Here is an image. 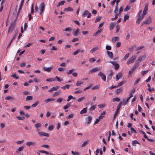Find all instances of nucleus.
<instances>
[{"label": "nucleus", "instance_id": "1", "mask_svg": "<svg viewBox=\"0 0 155 155\" xmlns=\"http://www.w3.org/2000/svg\"><path fill=\"white\" fill-rule=\"evenodd\" d=\"M136 58L137 57L136 55H134L130 57L127 62V64L129 65L130 64L134 63L135 61Z\"/></svg>", "mask_w": 155, "mask_h": 155}, {"label": "nucleus", "instance_id": "2", "mask_svg": "<svg viewBox=\"0 0 155 155\" xmlns=\"http://www.w3.org/2000/svg\"><path fill=\"white\" fill-rule=\"evenodd\" d=\"M37 131L38 132V134L40 137H48L49 136V134L48 133L43 131H39L38 130H37Z\"/></svg>", "mask_w": 155, "mask_h": 155}, {"label": "nucleus", "instance_id": "3", "mask_svg": "<svg viewBox=\"0 0 155 155\" xmlns=\"http://www.w3.org/2000/svg\"><path fill=\"white\" fill-rule=\"evenodd\" d=\"M152 23V19L150 17H149L148 18L144 21L142 23V24L143 25H148Z\"/></svg>", "mask_w": 155, "mask_h": 155}, {"label": "nucleus", "instance_id": "4", "mask_svg": "<svg viewBox=\"0 0 155 155\" xmlns=\"http://www.w3.org/2000/svg\"><path fill=\"white\" fill-rule=\"evenodd\" d=\"M146 58V56L145 55L140 56L138 58L136 61V62L139 64V63L140 62L144 60Z\"/></svg>", "mask_w": 155, "mask_h": 155}, {"label": "nucleus", "instance_id": "5", "mask_svg": "<svg viewBox=\"0 0 155 155\" xmlns=\"http://www.w3.org/2000/svg\"><path fill=\"white\" fill-rule=\"evenodd\" d=\"M87 15V17L88 18H90L91 16V13H89L87 10H85L84 11L83 13L82 14V16L83 17H84Z\"/></svg>", "mask_w": 155, "mask_h": 155}, {"label": "nucleus", "instance_id": "6", "mask_svg": "<svg viewBox=\"0 0 155 155\" xmlns=\"http://www.w3.org/2000/svg\"><path fill=\"white\" fill-rule=\"evenodd\" d=\"M109 62L112 64L114 66V69L115 70H117L118 69L119 66V64L117 63V62L116 61H111Z\"/></svg>", "mask_w": 155, "mask_h": 155}, {"label": "nucleus", "instance_id": "7", "mask_svg": "<svg viewBox=\"0 0 155 155\" xmlns=\"http://www.w3.org/2000/svg\"><path fill=\"white\" fill-rule=\"evenodd\" d=\"M39 8L40 11V14L41 15L45 9V5L43 2L41 3L40 4Z\"/></svg>", "mask_w": 155, "mask_h": 155}, {"label": "nucleus", "instance_id": "8", "mask_svg": "<svg viewBox=\"0 0 155 155\" xmlns=\"http://www.w3.org/2000/svg\"><path fill=\"white\" fill-rule=\"evenodd\" d=\"M43 70L45 71L48 72H50L53 69V67L51 66L49 67H44L43 68Z\"/></svg>", "mask_w": 155, "mask_h": 155}, {"label": "nucleus", "instance_id": "9", "mask_svg": "<svg viewBox=\"0 0 155 155\" xmlns=\"http://www.w3.org/2000/svg\"><path fill=\"white\" fill-rule=\"evenodd\" d=\"M98 75L101 77V79L104 81H106V77L102 72H100L98 74Z\"/></svg>", "mask_w": 155, "mask_h": 155}, {"label": "nucleus", "instance_id": "10", "mask_svg": "<svg viewBox=\"0 0 155 155\" xmlns=\"http://www.w3.org/2000/svg\"><path fill=\"white\" fill-rule=\"evenodd\" d=\"M121 103L120 102L117 105V109L116 110V111L114 115V118L115 117L116 115L118 113V111L120 109L121 106Z\"/></svg>", "mask_w": 155, "mask_h": 155}, {"label": "nucleus", "instance_id": "11", "mask_svg": "<svg viewBox=\"0 0 155 155\" xmlns=\"http://www.w3.org/2000/svg\"><path fill=\"white\" fill-rule=\"evenodd\" d=\"M148 4L147 3L145 5L144 10L143 11V14L144 15H146L147 13V12L148 9Z\"/></svg>", "mask_w": 155, "mask_h": 155}, {"label": "nucleus", "instance_id": "12", "mask_svg": "<svg viewBox=\"0 0 155 155\" xmlns=\"http://www.w3.org/2000/svg\"><path fill=\"white\" fill-rule=\"evenodd\" d=\"M92 119V117L90 116H89L87 118H85V120L86 121V123L87 124H90L91 122Z\"/></svg>", "mask_w": 155, "mask_h": 155}, {"label": "nucleus", "instance_id": "13", "mask_svg": "<svg viewBox=\"0 0 155 155\" xmlns=\"http://www.w3.org/2000/svg\"><path fill=\"white\" fill-rule=\"evenodd\" d=\"M35 144V143L33 141H28L26 143V145L27 146L29 147L31 146H34Z\"/></svg>", "mask_w": 155, "mask_h": 155}, {"label": "nucleus", "instance_id": "14", "mask_svg": "<svg viewBox=\"0 0 155 155\" xmlns=\"http://www.w3.org/2000/svg\"><path fill=\"white\" fill-rule=\"evenodd\" d=\"M122 76V74L121 72H119L116 75V81H117L120 79Z\"/></svg>", "mask_w": 155, "mask_h": 155}, {"label": "nucleus", "instance_id": "15", "mask_svg": "<svg viewBox=\"0 0 155 155\" xmlns=\"http://www.w3.org/2000/svg\"><path fill=\"white\" fill-rule=\"evenodd\" d=\"M99 68H94L92 69L90 71L89 73H92L94 72H96L97 71H99Z\"/></svg>", "mask_w": 155, "mask_h": 155}, {"label": "nucleus", "instance_id": "16", "mask_svg": "<svg viewBox=\"0 0 155 155\" xmlns=\"http://www.w3.org/2000/svg\"><path fill=\"white\" fill-rule=\"evenodd\" d=\"M59 87L58 86H56V87H53L50 90L48 91L49 92H52L53 91H57L59 88Z\"/></svg>", "mask_w": 155, "mask_h": 155}, {"label": "nucleus", "instance_id": "17", "mask_svg": "<svg viewBox=\"0 0 155 155\" xmlns=\"http://www.w3.org/2000/svg\"><path fill=\"white\" fill-rule=\"evenodd\" d=\"M109 57L110 58H112L113 57V54L112 52L109 51H106Z\"/></svg>", "mask_w": 155, "mask_h": 155}, {"label": "nucleus", "instance_id": "18", "mask_svg": "<svg viewBox=\"0 0 155 155\" xmlns=\"http://www.w3.org/2000/svg\"><path fill=\"white\" fill-rule=\"evenodd\" d=\"M5 99L6 100H12V101L15 100L14 98L12 96H7Z\"/></svg>", "mask_w": 155, "mask_h": 155}, {"label": "nucleus", "instance_id": "19", "mask_svg": "<svg viewBox=\"0 0 155 155\" xmlns=\"http://www.w3.org/2000/svg\"><path fill=\"white\" fill-rule=\"evenodd\" d=\"M115 24L113 22H111L110 25L109 29L110 31L112 30L114 27Z\"/></svg>", "mask_w": 155, "mask_h": 155}, {"label": "nucleus", "instance_id": "20", "mask_svg": "<svg viewBox=\"0 0 155 155\" xmlns=\"http://www.w3.org/2000/svg\"><path fill=\"white\" fill-rule=\"evenodd\" d=\"M139 66V64L138 63H137L136 62L135 63V64L133 66V68L131 69L134 71L135 69L137 68Z\"/></svg>", "mask_w": 155, "mask_h": 155}, {"label": "nucleus", "instance_id": "21", "mask_svg": "<svg viewBox=\"0 0 155 155\" xmlns=\"http://www.w3.org/2000/svg\"><path fill=\"white\" fill-rule=\"evenodd\" d=\"M54 99L53 98H48L45 100V102L46 103H48L50 101H54Z\"/></svg>", "mask_w": 155, "mask_h": 155}, {"label": "nucleus", "instance_id": "22", "mask_svg": "<svg viewBox=\"0 0 155 155\" xmlns=\"http://www.w3.org/2000/svg\"><path fill=\"white\" fill-rule=\"evenodd\" d=\"M73 10V9L71 7H68V8H65L64 9V11L66 12L70 11L72 12Z\"/></svg>", "mask_w": 155, "mask_h": 155}, {"label": "nucleus", "instance_id": "23", "mask_svg": "<svg viewBox=\"0 0 155 155\" xmlns=\"http://www.w3.org/2000/svg\"><path fill=\"white\" fill-rule=\"evenodd\" d=\"M100 85H95L91 88V89L92 90H98L100 88Z\"/></svg>", "mask_w": 155, "mask_h": 155}, {"label": "nucleus", "instance_id": "24", "mask_svg": "<svg viewBox=\"0 0 155 155\" xmlns=\"http://www.w3.org/2000/svg\"><path fill=\"white\" fill-rule=\"evenodd\" d=\"M120 102L121 103V105H125L127 104L128 102L126 100L123 99L122 101H120Z\"/></svg>", "mask_w": 155, "mask_h": 155}, {"label": "nucleus", "instance_id": "25", "mask_svg": "<svg viewBox=\"0 0 155 155\" xmlns=\"http://www.w3.org/2000/svg\"><path fill=\"white\" fill-rule=\"evenodd\" d=\"M38 151L40 153H45V154H47V155H54V154L49 155V154H51V153H49V152H47V151H45L41 150H39Z\"/></svg>", "mask_w": 155, "mask_h": 155}, {"label": "nucleus", "instance_id": "26", "mask_svg": "<svg viewBox=\"0 0 155 155\" xmlns=\"http://www.w3.org/2000/svg\"><path fill=\"white\" fill-rule=\"evenodd\" d=\"M98 48V47H95L93 48L92 49H91L90 51V52L91 53H93L94 52L96 51Z\"/></svg>", "mask_w": 155, "mask_h": 155}, {"label": "nucleus", "instance_id": "27", "mask_svg": "<svg viewBox=\"0 0 155 155\" xmlns=\"http://www.w3.org/2000/svg\"><path fill=\"white\" fill-rule=\"evenodd\" d=\"M87 107L84 108L83 109V110H81V111L80 114H85V113H86L87 111Z\"/></svg>", "mask_w": 155, "mask_h": 155}, {"label": "nucleus", "instance_id": "28", "mask_svg": "<svg viewBox=\"0 0 155 155\" xmlns=\"http://www.w3.org/2000/svg\"><path fill=\"white\" fill-rule=\"evenodd\" d=\"M70 85L68 84H66L65 86L61 87V89L65 90L66 89H68L69 88Z\"/></svg>", "mask_w": 155, "mask_h": 155}, {"label": "nucleus", "instance_id": "29", "mask_svg": "<svg viewBox=\"0 0 155 155\" xmlns=\"http://www.w3.org/2000/svg\"><path fill=\"white\" fill-rule=\"evenodd\" d=\"M89 140H86L84 141L83 143L81 145V147H84L87 145L89 143Z\"/></svg>", "mask_w": 155, "mask_h": 155}, {"label": "nucleus", "instance_id": "30", "mask_svg": "<svg viewBox=\"0 0 155 155\" xmlns=\"http://www.w3.org/2000/svg\"><path fill=\"white\" fill-rule=\"evenodd\" d=\"M41 127V124L40 123H37L35 125V127L37 129H38Z\"/></svg>", "mask_w": 155, "mask_h": 155}, {"label": "nucleus", "instance_id": "31", "mask_svg": "<svg viewBox=\"0 0 155 155\" xmlns=\"http://www.w3.org/2000/svg\"><path fill=\"white\" fill-rule=\"evenodd\" d=\"M119 38L117 37H115L113 38L112 39V41L113 42L115 43L116 41H118Z\"/></svg>", "mask_w": 155, "mask_h": 155}, {"label": "nucleus", "instance_id": "32", "mask_svg": "<svg viewBox=\"0 0 155 155\" xmlns=\"http://www.w3.org/2000/svg\"><path fill=\"white\" fill-rule=\"evenodd\" d=\"M129 16L128 14H126L124 15V22H125L129 18Z\"/></svg>", "mask_w": 155, "mask_h": 155}, {"label": "nucleus", "instance_id": "33", "mask_svg": "<svg viewBox=\"0 0 155 155\" xmlns=\"http://www.w3.org/2000/svg\"><path fill=\"white\" fill-rule=\"evenodd\" d=\"M79 29L78 28L76 31H74L73 33V35L74 36H77L78 35L79 32Z\"/></svg>", "mask_w": 155, "mask_h": 155}, {"label": "nucleus", "instance_id": "34", "mask_svg": "<svg viewBox=\"0 0 155 155\" xmlns=\"http://www.w3.org/2000/svg\"><path fill=\"white\" fill-rule=\"evenodd\" d=\"M11 77L16 79H18L19 78V77L15 73H14V74L11 75Z\"/></svg>", "mask_w": 155, "mask_h": 155}, {"label": "nucleus", "instance_id": "35", "mask_svg": "<svg viewBox=\"0 0 155 155\" xmlns=\"http://www.w3.org/2000/svg\"><path fill=\"white\" fill-rule=\"evenodd\" d=\"M33 99V97L32 96H27L26 98V101H30L32 100Z\"/></svg>", "mask_w": 155, "mask_h": 155}, {"label": "nucleus", "instance_id": "36", "mask_svg": "<svg viewBox=\"0 0 155 155\" xmlns=\"http://www.w3.org/2000/svg\"><path fill=\"white\" fill-rule=\"evenodd\" d=\"M126 83V81H121L119 83L118 85L117 86V87L122 86L123 84Z\"/></svg>", "mask_w": 155, "mask_h": 155}, {"label": "nucleus", "instance_id": "37", "mask_svg": "<svg viewBox=\"0 0 155 155\" xmlns=\"http://www.w3.org/2000/svg\"><path fill=\"white\" fill-rule=\"evenodd\" d=\"M24 146H21V147H19L17 149V151H16V152L18 153V152L21 151L24 149Z\"/></svg>", "mask_w": 155, "mask_h": 155}, {"label": "nucleus", "instance_id": "38", "mask_svg": "<svg viewBox=\"0 0 155 155\" xmlns=\"http://www.w3.org/2000/svg\"><path fill=\"white\" fill-rule=\"evenodd\" d=\"M138 20H140L141 21L143 19L145 15H144L143 14V15L142 16H141L140 15H138Z\"/></svg>", "mask_w": 155, "mask_h": 155}, {"label": "nucleus", "instance_id": "39", "mask_svg": "<svg viewBox=\"0 0 155 155\" xmlns=\"http://www.w3.org/2000/svg\"><path fill=\"white\" fill-rule=\"evenodd\" d=\"M71 153L73 155H80L79 153L78 152L74 151H71Z\"/></svg>", "mask_w": 155, "mask_h": 155}, {"label": "nucleus", "instance_id": "40", "mask_svg": "<svg viewBox=\"0 0 155 155\" xmlns=\"http://www.w3.org/2000/svg\"><path fill=\"white\" fill-rule=\"evenodd\" d=\"M14 29V26H10L9 27L8 33H9L10 32H12Z\"/></svg>", "mask_w": 155, "mask_h": 155}, {"label": "nucleus", "instance_id": "41", "mask_svg": "<svg viewBox=\"0 0 155 155\" xmlns=\"http://www.w3.org/2000/svg\"><path fill=\"white\" fill-rule=\"evenodd\" d=\"M74 116V114H71L68 116L66 117L67 119H70L72 118H73Z\"/></svg>", "mask_w": 155, "mask_h": 155}, {"label": "nucleus", "instance_id": "42", "mask_svg": "<svg viewBox=\"0 0 155 155\" xmlns=\"http://www.w3.org/2000/svg\"><path fill=\"white\" fill-rule=\"evenodd\" d=\"M65 2V1H61L60 2L58 5H57V7H59L61 5H63L64 4V3Z\"/></svg>", "mask_w": 155, "mask_h": 155}, {"label": "nucleus", "instance_id": "43", "mask_svg": "<svg viewBox=\"0 0 155 155\" xmlns=\"http://www.w3.org/2000/svg\"><path fill=\"white\" fill-rule=\"evenodd\" d=\"M54 79L55 80V79H57L59 82H61L63 81L62 78H59L58 76H56Z\"/></svg>", "mask_w": 155, "mask_h": 155}, {"label": "nucleus", "instance_id": "44", "mask_svg": "<svg viewBox=\"0 0 155 155\" xmlns=\"http://www.w3.org/2000/svg\"><path fill=\"white\" fill-rule=\"evenodd\" d=\"M122 89L121 88H119L118 89H117L116 91V94H119L120 92L122 91Z\"/></svg>", "mask_w": 155, "mask_h": 155}, {"label": "nucleus", "instance_id": "45", "mask_svg": "<svg viewBox=\"0 0 155 155\" xmlns=\"http://www.w3.org/2000/svg\"><path fill=\"white\" fill-rule=\"evenodd\" d=\"M83 83V82L81 81H78L76 84V85L77 86H80Z\"/></svg>", "mask_w": 155, "mask_h": 155}, {"label": "nucleus", "instance_id": "46", "mask_svg": "<svg viewBox=\"0 0 155 155\" xmlns=\"http://www.w3.org/2000/svg\"><path fill=\"white\" fill-rule=\"evenodd\" d=\"M120 101V99L118 97H115L112 99L113 102H119Z\"/></svg>", "mask_w": 155, "mask_h": 155}, {"label": "nucleus", "instance_id": "47", "mask_svg": "<svg viewBox=\"0 0 155 155\" xmlns=\"http://www.w3.org/2000/svg\"><path fill=\"white\" fill-rule=\"evenodd\" d=\"M71 104L70 103H68L64 107V109L66 110L68 109L70 106Z\"/></svg>", "mask_w": 155, "mask_h": 155}, {"label": "nucleus", "instance_id": "48", "mask_svg": "<svg viewBox=\"0 0 155 155\" xmlns=\"http://www.w3.org/2000/svg\"><path fill=\"white\" fill-rule=\"evenodd\" d=\"M60 94V92L59 91H58V92H55L53 95V97H55L56 96L58 95H59Z\"/></svg>", "mask_w": 155, "mask_h": 155}, {"label": "nucleus", "instance_id": "49", "mask_svg": "<svg viewBox=\"0 0 155 155\" xmlns=\"http://www.w3.org/2000/svg\"><path fill=\"white\" fill-rule=\"evenodd\" d=\"M106 106V104H99L98 105V107L99 108H103L105 107Z\"/></svg>", "mask_w": 155, "mask_h": 155}, {"label": "nucleus", "instance_id": "50", "mask_svg": "<svg viewBox=\"0 0 155 155\" xmlns=\"http://www.w3.org/2000/svg\"><path fill=\"white\" fill-rule=\"evenodd\" d=\"M96 108L95 105H92L89 109V110L90 111H93Z\"/></svg>", "mask_w": 155, "mask_h": 155}, {"label": "nucleus", "instance_id": "51", "mask_svg": "<svg viewBox=\"0 0 155 155\" xmlns=\"http://www.w3.org/2000/svg\"><path fill=\"white\" fill-rule=\"evenodd\" d=\"M129 54L127 53L126 54L125 56H124V57L123 58V60H126L129 57Z\"/></svg>", "mask_w": 155, "mask_h": 155}, {"label": "nucleus", "instance_id": "52", "mask_svg": "<svg viewBox=\"0 0 155 155\" xmlns=\"http://www.w3.org/2000/svg\"><path fill=\"white\" fill-rule=\"evenodd\" d=\"M17 118L18 120H23L25 118V117L24 116H17Z\"/></svg>", "mask_w": 155, "mask_h": 155}, {"label": "nucleus", "instance_id": "53", "mask_svg": "<svg viewBox=\"0 0 155 155\" xmlns=\"http://www.w3.org/2000/svg\"><path fill=\"white\" fill-rule=\"evenodd\" d=\"M72 31L71 28L69 27L67 28H65V29L64 30H63V31Z\"/></svg>", "mask_w": 155, "mask_h": 155}, {"label": "nucleus", "instance_id": "54", "mask_svg": "<svg viewBox=\"0 0 155 155\" xmlns=\"http://www.w3.org/2000/svg\"><path fill=\"white\" fill-rule=\"evenodd\" d=\"M54 128V127L53 125L49 126L48 127V130L50 131L52 130Z\"/></svg>", "mask_w": 155, "mask_h": 155}, {"label": "nucleus", "instance_id": "55", "mask_svg": "<svg viewBox=\"0 0 155 155\" xmlns=\"http://www.w3.org/2000/svg\"><path fill=\"white\" fill-rule=\"evenodd\" d=\"M118 8L117 6H116L115 8V9L114 11V13L116 14L117 13L118 11Z\"/></svg>", "mask_w": 155, "mask_h": 155}, {"label": "nucleus", "instance_id": "56", "mask_svg": "<svg viewBox=\"0 0 155 155\" xmlns=\"http://www.w3.org/2000/svg\"><path fill=\"white\" fill-rule=\"evenodd\" d=\"M41 147H45L47 148H49V146L47 144H43L41 146Z\"/></svg>", "mask_w": 155, "mask_h": 155}, {"label": "nucleus", "instance_id": "57", "mask_svg": "<svg viewBox=\"0 0 155 155\" xmlns=\"http://www.w3.org/2000/svg\"><path fill=\"white\" fill-rule=\"evenodd\" d=\"M101 19V17H97L96 18V19H95V22L97 23V22H98Z\"/></svg>", "mask_w": 155, "mask_h": 155}, {"label": "nucleus", "instance_id": "58", "mask_svg": "<svg viewBox=\"0 0 155 155\" xmlns=\"http://www.w3.org/2000/svg\"><path fill=\"white\" fill-rule=\"evenodd\" d=\"M39 102L38 101L36 102L34 104H33L32 105V106L33 107H36L38 104Z\"/></svg>", "mask_w": 155, "mask_h": 155}, {"label": "nucleus", "instance_id": "59", "mask_svg": "<svg viewBox=\"0 0 155 155\" xmlns=\"http://www.w3.org/2000/svg\"><path fill=\"white\" fill-rule=\"evenodd\" d=\"M79 52H80V50H78L74 52L73 53V54L74 55H76Z\"/></svg>", "mask_w": 155, "mask_h": 155}, {"label": "nucleus", "instance_id": "60", "mask_svg": "<svg viewBox=\"0 0 155 155\" xmlns=\"http://www.w3.org/2000/svg\"><path fill=\"white\" fill-rule=\"evenodd\" d=\"M55 80V79L53 78H49L48 79H47L46 80V81H49V82H51Z\"/></svg>", "mask_w": 155, "mask_h": 155}, {"label": "nucleus", "instance_id": "61", "mask_svg": "<svg viewBox=\"0 0 155 155\" xmlns=\"http://www.w3.org/2000/svg\"><path fill=\"white\" fill-rule=\"evenodd\" d=\"M102 31V29H100V30H98L95 33V35H98L100 33L101 31Z\"/></svg>", "mask_w": 155, "mask_h": 155}, {"label": "nucleus", "instance_id": "62", "mask_svg": "<svg viewBox=\"0 0 155 155\" xmlns=\"http://www.w3.org/2000/svg\"><path fill=\"white\" fill-rule=\"evenodd\" d=\"M106 48L107 50H110L111 49V47L110 46L106 45Z\"/></svg>", "mask_w": 155, "mask_h": 155}, {"label": "nucleus", "instance_id": "63", "mask_svg": "<svg viewBox=\"0 0 155 155\" xmlns=\"http://www.w3.org/2000/svg\"><path fill=\"white\" fill-rule=\"evenodd\" d=\"M95 60V59L94 58H91L89 59V61L91 63H93Z\"/></svg>", "mask_w": 155, "mask_h": 155}, {"label": "nucleus", "instance_id": "64", "mask_svg": "<svg viewBox=\"0 0 155 155\" xmlns=\"http://www.w3.org/2000/svg\"><path fill=\"white\" fill-rule=\"evenodd\" d=\"M84 97H81L80 98H79L78 99L77 101L78 102H80L81 101H82L84 99Z\"/></svg>", "mask_w": 155, "mask_h": 155}]
</instances>
